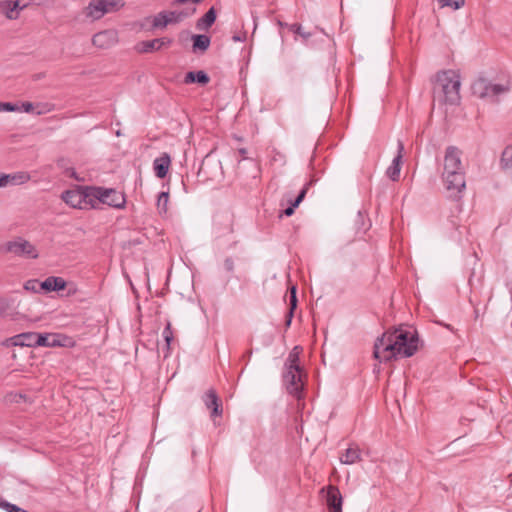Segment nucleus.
<instances>
[{
    "mask_svg": "<svg viewBox=\"0 0 512 512\" xmlns=\"http://www.w3.org/2000/svg\"><path fill=\"white\" fill-rule=\"evenodd\" d=\"M418 338L413 332L401 328L385 332L374 344V358L389 361L398 355L412 356L418 349Z\"/></svg>",
    "mask_w": 512,
    "mask_h": 512,
    "instance_id": "f257e3e1",
    "label": "nucleus"
},
{
    "mask_svg": "<svg viewBox=\"0 0 512 512\" xmlns=\"http://www.w3.org/2000/svg\"><path fill=\"white\" fill-rule=\"evenodd\" d=\"M461 156V151L454 146H449L445 150L442 178L452 196L459 195L466 185Z\"/></svg>",
    "mask_w": 512,
    "mask_h": 512,
    "instance_id": "f03ea898",
    "label": "nucleus"
},
{
    "mask_svg": "<svg viewBox=\"0 0 512 512\" xmlns=\"http://www.w3.org/2000/svg\"><path fill=\"white\" fill-rule=\"evenodd\" d=\"M461 79L458 72L447 70L438 73L434 87L435 97L449 105H456L460 101Z\"/></svg>",
    "mask_w": 512,
    "mask_h": 512,
    "instance_id": "7ed1b4c3",
    "label": "nucleus"
},
{
    "mask_svg": "<svg viewBox=\"0 0 512 512\" xmlns=\"http://www.w3.org/2000/svg\"><path fill=\"white\" fill-rule=\"evenodd\" d=\"M92 196L91 208L98 209L101 204H106L113 208H123L125 205L124 195L112 188L95 187L89 190Z\"/></svg>",
    "mask_w": 512,
    "mask_h": 512,
    "instance_id": "20e7f679",
    "label": "nucleus"
},
{
    "mask_svg": "<svg viewBox=\"0 0 512 512\" xmlns=\"http://www.w3.org/2000/svg\"><path fill=\"white\" fill-rule=\"evenodd\" d=\"M124 6L122 0H90L82 10L84 17L91 21H97L106 14L114 13Z\"/></svg>",
    "mask_w": 512,
    "mask_h": 512,
    "instance_id": "39448f33",
    "label": "nucleus"
},
{
    "mask_svg": "<svg viewBox=\"0 0 512 512\" xmlns=\"http://www.w3.org/2000/svg\"><path fill=\"white\" fill-rule=\"evenodd\" d=\"M510 84L508 81L504 83H493L485 78L477 79L472 85L474 95L480 98L497 97L509 91Z\"/></svg>",
    "mask_w": 512,
    "mask_h": 512,
    "instance_id": "423d86ee",
    "label": "nucleus"
},
{
    "mask_svg": "<svg viewBox=\"0 0 512 512\" xmlns=\"http://www.w3.org/2000/svg\"><path fill=\"white\" fill-rule=\"evenodd\" d=\"M90 189H92V186L66 190L62 193L61 198L67 205L72 208H91L92 196L90 195Z\"/></svg>",
    "mask_w": 512,
    "mask_h": 512,
    "instance_id": "0eeeda50",
    "label": "nucleus"
},
{
    "mask_svg": "<svg viewBox=\"0 0 512 512\" xmlns=\"http://www.w3.org/2000/svg\"><path fill=\"white\" fill-rule=\"evenodd\" d=\"M2 250L5 253H11L15 256L26 259H36L39 256L36 246L21 237L6 242L2 246Z\"/></svg>",
    "mask_w": 512,
    "mask_h": 512,
    "instance_id": "6e6552de",
    "label": "nucleus"
},
{
    "mask_svg": "<svg viewBox=\"0 0 512 512\" xmlns=\"http://www.w3.org/2000/svg\"><path fill=\"white\" fill-rule=\"evenodd\" d=\"M303 372L301 368H286L284 372V382L288 392L296 397L300 396L303 389Z\"/></svg>",
    "mask_w": 512,
    "mask_h": 512,
    "instance_id": "1a4fd4ad",
    "label": "nucleus"
},
{
    "mask_svg": "<svg viewBox=\"0 0 512 512\" xmlns=\"http://www.w3.org/2000/svg\"><path fill=\"white\" fill-rule=\"evenodd\" d=\"M118 42V33L116 30H103L92 37V44L100 49H108Z\"/></svg>",
    "mask_w": 512,
    "mask_h": 512,
    "instance_id": "9d476101",
    "label": "nucleus"
},
{
    "mask_svg": "<svg viewBox=\"0 0 512 512\" xmlns=\"http://www.w3.org/2000/svg\"><path fill=\"white\" fill-rule=\"evenodd\" d=\"M68 337L58 333H38L36 346L61 347L66 346Z\"/></svg>",
    "mask_w": 512,
    "mask_h": 512,
    "instance_id": "9b49d317",
    "label": "nucleus"
},
{
    "mask_svg": "<svg viewBox=\"0 0 512 512\" xmlns=\"http://www.w3.org/2000/svg\"><path fill=\"white\" fill-rule=\"evenodd\" d=\"M326 491V503L329 512H342L343 499L339 489L336 486H328L326 489H322V492Z\"/></svg>",
    "mask_w": 512,
    "mask_h": 512,
    "instance_id": "f8f14e48",
    "label": "nucleus"
},
{
    "mask_svg": "<svg viewBox=\"0 0 512 512\" xmlns=\"http://www.w3.org/2000/svg\"><path fill=\"white\" fill-rule=\"evenodd\" d=\"M37 334V332L22 333L5 340L3 345L36 347Z\"/></svg>",
    "mask_w": 512,
    "mask_h": 512,
    "instance_id": "ddd939ff",
    "label": "nucleus"
},
{
    "mask_svg": "<svg viewBox=\"0 0 512 512\" xmlns=\"http://www.w3.org/2000/svg\"><path fill=\"white\" fill-rule=\"evenodd\" d=\"M404 146L401 141L397 144V155L393 158L391 165L387 168L386 174L392 181H397L400 176Z\"/></svg>",
    "mask_w": 512,
    "mask_h": 512,
    "instance_id": "4468645a",
    "label": "nucleus"
},
{
    "mask_svg": "<svg viewBox=\"0 0 512 512\" xmlns=\"http://www.w3.org/2000/svg\"><path fill=\"white\" fill-rule=\"evenodd\" d=\"M17 5L13 0H0V15L9 21L17 20L20 17Z\"/></svg>",
    "mask_w": 512,
    "mask_h": 512,
    "instance_id": "2eb2a0df",
    "label": "nucleus"
},
{
    "mask_svg": "<svg viewBox=\"0 0 512 512\" xmlns=\"http://www.w3.org/2000/svg\"><path fill=\"white\" fill-rule=\"evenodd\" d=\"M194 12L195 9H192L190 13L185 11H167L162 13V27L178 24Z\"/></svg>",
    "mask_w": 512,
    "mask_h": 512,
    "instance_id": "dca6fc26",
    "label": "nucleus"
},
{
    "mask_svg": "<svg viewBox=\"0 0 512 512\" xmlns=\"http://www.w3.org/2000/svg\"><path fill=\"white\" fill-rule=\"evenodd\" d=\"M67 283L62 277L50 276L41 282V287L46 292L65 289Z\"/></svg>",
    "mask_w": 512,
    "mask_h": 512,
    "instance_id": "f3484780",
    "label": "nucleus"
},
{
    "mask_svg": "<svg viewBox=\"0 0 512 512\" xmlns=\"http://www.w3.org/2000/svg\"><path fill=\"white\" fill-rule=\"evenodd\" d=\"M204 402L207 408L212 409V416H220L222 409L220 408L218 397L214 390H209L204 396Z\"/></svg>",
    "mask_w": 512,
    "mask_h": 512,
    "instance_id": "a211bd4d",
    "label": "nucleus"
},
{
    "mask_svg": "<svg viewBox=\"0 0 512 512\" xmlns=\"http://www.w3.org/2000/svg\"><path fill=\"white\" fill-rule=\"evenodd\" d=\"M361 461V452L359 448H348L340 457V462L345 465H352Z\"/></svg>",
    "mask_w": 512,
    "mask_h": 512,
    "instance_id": "6ab92c4d",
    "label": "nucleus"
},
{
    "mask_svg": "<svg viewBox=\"0 0 512 512\" xmlns=\"http://www.w3.org/2000/svg\"><path fill=\"white\" fill-rule=\"evenodd\" d=\"M216 19V12L214 8H210L207 13L197 21L196 27L199 30H207Z\"/></svg>",
    "mask_w": 512,
    "mask_h": 512,
    "instance_id": "aec40b11",
    "label": "nucleus"
},
{
    "mask_svg": "<svg viewBox=\"0 0 512 512\" xmlns=\"http://www.w3.org/2000/svg\"><path fill=\"white\" fill-rule=\"evenodd\" d=\"M0 176L6 177L5 187H7L10 184H23L26 183L30 176L27 173H16V174H4L0 173Z\"/></svg>",
    "mask_w": 512,
    "mask_h": 512,
    "instance_id": "412c9836",
    "label": "nucleus"
},
{
    "mask_svg": "<svg viewBox=\"0 0 512 512\" xmlns=\"http://www.w3.org/2000/svg\"><path fill=\"white\" fill-rule=\"evenodd\" d=\"M208 81H209V78H208L207 74L203 71L189 72V73H187V75L185 77L186 83L197 82L200 84H206V83H208Z\"/></svg>",
    "mask_w": 512,
    "mask_h": 512,
    "instance_id": "4be33fe9",
    "label": "nucleus"
},
{
    "mask_svg": "<svg viewBox=\"0 0 512 512\" xmlns=\"http://www.w3.org/2000/svg\"><path fill=\"white\" fill-rule=\"evenodd\" d=\"M301 348L298 346H295L292 351L290 352L287 362H286V368H300L299 366V356H300Z\"/></svg>",
    "mask_w": 512,
    "mask_h": 512,
    "instance_id": "5701e85b",
    "label": "nucleus"
},
{
    "mask_svg": "<svg viewBox=\"0 0 512 512\" xmlns=\"http://www.w3.org/2000/svg\"><path fill=\"white\" fill-rule=\"evenodd\" d=\"M210 45V38L206 35H194L193 36V48L205 51Z\"/></svg>",
    "mask_w": 512,
    "mask_h": 512,
    "instance_id": "b1692460",
    "label": "nucleus"
},
{
    "mask_svg": "<svg viewBox=\"0 0 512 512\" xmlns=\"http://www.w3.org/2000/svg\"><path fill=\"white\" fill-rule=\"evenodd\" d=\"M501 167L506 171H512V146H507L501 157Z\"/></svg>",
    "mask_w": 512,
    "mask_h": 512,
    "instance_id": "393cba45",
    "label": "nucleus"
},
{
    "mask_svg": "<svg viewBox=\"0 0 512 512\" xmlns=\"http://www.w3.org/2000/svg\"><path fill=\"white\" fill-rule=\"evenodd\" d=\"M55 110V105L49 102H38L35 104V114L44 115Z\"/></svg>",
    "mask_w": 512,
    "mask_h": 512,
    "instance_id": "a878e982",
    "label": "nucleus"
},
{
    "mask_svg": "<svg viewBox=\"0 0 512 512\" xmlns=\"http://www.w3.org/2000/svg\"><path fill=\"white\" fill-rule=\"evenodd\" d=\"M159 42L158 39L140 42L136 45V50L140 53H147L155 49V45Z\"/></svg>",
    "mask_w": 512,
    "mask_h": 512,
    "instance_id": "bb28decb",
    "label": "nucleus"
},
{
    "mask_svg": "<svg viewBox=\"0 0 512 512\" xmlns=\"http://www.w3.org/2000/svg\"><path fill=\"white\" fill-rule=\"evenodd\" d=\"M23 288H24V290H26L28 292H33V293H39L40 291L43 290L41 287V282H39L36 279H30V280L26 281L24 283Z\"/></svg>",
    "mask_w": 512,
    "mask_h": 512,
    "instance_id": "cd10ccee",
    "label": "nucleus"
},
{
    "mask_svg": "<svg viewBox=\"0 0 512 512\" xmlns=\"http://www.w3.org/2000/svg\"><path fill=\"white\" fill-rule=\"evenodd\" d=\"M441 7H450L454 10L462 8L465 4V0H438Z\"/></svg>",
    "mask_w": 512,
    "mask_h": 512,
    "instance_id": "c85d7f7f",
    "label": "nucleus"
},
{
    "mask_svg": "<svg viewBox=\"0 0 512 512\" xmlns=\"http://www.w3.org/2000/svg\"><path fill=\"white\" fill-rule=\"evenodd\" d=\"M296 305H297L296 288L293 286L291 288V296H290V312H289L288 319L286 321V325L287 326H289L290 323H291V318H292L293 310L296 308Z\"/></svg>",
    "mask_w": 512,
    "mask_h": 512,
    "instance_id": "c756f323",
    "label": "nucleus"
},
{
    "mask_svg": "<svg viewBox=\"0 0 512 512\" xmlns=\"http://www.w3.org/2000/svg\"><path fill=\"white\" fill-rule=\"evenodd\" d=\"M0 508L6 510L7 512H28L15 504L9 503L5 500L0 501Z\"/></svg>",
    "mask_w": 512,
    "mask_h": 512,
    "instance_id": "7c9ffc66",
    "label": "nucleus"
},
{
    "mask_svg": "<svg viewBox=\"0 0 512 512\" xmlns=\"http://www.w3.org/2000/svg\"><path fill=\"white\" fill-rule=\"evenodd\" d=\"M11 306L12 300L5 297H0V316L5 315Z\"/></svg>",
    "mask_w": 512,
    "mask_h": 512,
    "instance_id": "2f4dec72",
    "label": "nucleus"
},
{
    "mask_svg": "<svg viewBox=\"0 0 512 512\" xmlns=\"http://www.w3.org/2000/svg\"><path fill=\"white\" fill-rule=\"evenodd\" d=\"M2 108H3V111H7V112H20L21 111V108L19 107V105L13 104L10 102H2Z\"/></svg>",
    "mask_w": 512,
    "mask_h": 512,
    "instance_id": "473e14b6",
    "label": "nucleus"
},
{
    "mask_svg": "<svg viewBox=\"0 0 512 512\" xmlns=\"http://www.w3.org/2000/svg\"><path fill=\"white\" fill-rule=\"evenodd\" d=\"M19 107L21 108L20 112L35 114V104L32 102H22L21 105H19Z\"/></svg>",
    "mask_w": 512,
    "mask_h": 512,
    "instance_id": "72a5a7b5",
    "label": "nucleus"
},
{
    "mask_svg": "<svg viewBox=\"0 0 512 512\" xmlns=\"http://www.w3.org/2000/svg\"><path fill=\"white\" fill-rule=\"evenodd\" d=\"M170 166V157L167 154H162V178L165 177Z\"/></svg>",
    "mask_w": 512,
    "mask_h": 512,
    "instance_id": "f704fd0d",
    "label": "nucleus"
},
{
    "mask_svg": "<svg viewBox=\"0 0 512 512\" xmlns=\"http://www.w3.org/2000/svg\"><path fill=\"white\" fill-rule=\"evenodd\" d=\"M13 1H14V3L18 4L17 6L19 8L17 10L19 13H21V11L26 9L32 2V0H13Z\"/></svg>",
    "mask_w": 512,
    "mask_h": 512,
    "instance_id": "c9c22d12",
    "label": "nucleus"
},
{
    "mask_svg": "<svg viewBox=\"0 0 512 512\" xmlns=\"http://www.w3.org/2000/svg\"><path fill=\"white\" fill-rule=\"evenodd\" d=\"M184 188V183L180 177H176L174 181L173 191L180 193Z\"/></svg>",
    "mask_w": 512,
    "mask_h": 512,
    "instance_id": "e433bc0d",
    "label": "nucleus"
},
{
    "mask_svg": "<svg viewBox=\"0 0 512 512\" xmlns=\"http://www.w3.org/2000/svg\"><path fill=\"white\" fill-rule=\"evenodd\" d=\"M165 333H166L165 334V342H166L168 348H170L171 343L173 341V335L170 332V323L167 324L166 329H165Z\"/></svg>",
    "mask_w": 512,
    "mask_h": 512,
    "instance_id": "4c0bfd02",
    "label": "nucleus"
},
{
    "mask_svg": "<svg viewBox=\"0 0 512 512\" xmlns=\"http://www.w3.org/2000/svg\"><path fill=\"white\" fill-rule=\"evenodd\" d=\"M305 194H306V188H304L300 194L298 195V197L295 199V201L292 203L293 207H297L301 202L302 200L304 199L305 197Z\"/></svg>",
    "mask_w": 512,
    "mask_h": 512,
    "instance_id": "58836bf2",
    "label": "nucleus"
},
{
    "mask_svg": "<svg viewBox=\"0 0 512 512\" xmlns=\"http://www.w3.org/2000/svg\"><path fill=\"white\" fill-rule=\"evenodd\" d=\"M153 169L156 177L160 178V158H156L153 162Z\"/></svg>",
    "mask_w": 512,
    "mask_h": 512,
    "instance_id": "ea45409f",
    "label": "nucleus"
},
{
    "mask_svg": "<svg viewBox=\"0 0 512 512\" xmlns=\"http://www.w3.org/2000/svg\"><path fill=\"white\" fill-rule=\"evenodd\" d=\"M291 29H292L294 32H296L297 34H299V35H301L302 37H304V38H307V37L309 36V34H306V33H304V32L302 31V27H301V26H299V25H298V26H297V25H293V26L291 27Z\"/></svg>",
    "mask_w": 512,
    "mask_h": 512,
    "instance_id": "a19ab883",
    "label": "nucleus"
},
{
    "mask_svg": "<svg viewBox=\"0 0 512 512\" xmlns=\"http://www.w3.org/2000/svg\"><path fill=\"white\" fill-rule=\"evenodd\" d=\"M32 2L38 6H42L50 4L52 0H32Z\"/></svg>",
    "mask_w": 512,
    "mask_h": 512,
    "instance_id": "79ce46f5",
    "label": "nucleus"
},
{
    "mask_svg": "<svg viewBox=\"0 0 512 512\" xmlns=\"http://www.w3.org/2000/svg\"><path fill=\"white\" fill-rule=\"evenodd\" d=\"M294 208L293 205H291L290 207H288L287 209L284 210V214L286 216H291L293 213H294Z\"/></svg>",
    "mask_w": 512,
    "mask_h": 512,
    "instance_id": "37998d69",
    "label": "nucleus"
},
{
    "mask_svg": "<svg viewBox=\"0 0 512 512\" xmlns=\"http://www.w3.org/2000/svg\"><path fill=\"white\" fill-rule=\"evenodd\" d=\"M67 175L70 176V177H74L75 179L78 180V178L75 176V171L73 169H67Z\"/></svg>",
    "mask_w": 512,
    "mask_h": 512,
    "instance_id": "c03bdc74",
    "label": "nucleus"
},
{
    "mask_svg": "<svg viewBox=\"0 0 512 512\" xmlns=\"http://www.w3.org/2000/svg\"><path fill=\"white\" fill-rule=\"evenodd\" d=\"M169 193H170V188H168L167 191H162V193H161L162 198H165V202L167 201Z\"/></svg>",
    "mask_w": 512,
    "mask_h": 512,
    "instance_id": "a18cd8bd",
    "label": "nucleus"
},
{
    "mask_svg": "<svg viewBox=\"0 0 512 512\" xmlns=\"http://www.w3.org/2000/svg\"><path fill=\"white\" fill-rule=\"evenodd\" d=\"M6 177L0 176V188L5 187Z\"/></svg>",
    "mask_w": 512,
    "mask_h": 512,
    "instance_id": "49530a36",
    "label": "nucleus"
},
{
    "mask_svg": "<svg viewBox=\"0 0 512 512\" xmlns=\"http://www.w3.org/2000/svg\"><path fill=\"white\" fill-rule=\"evenodd\" d=\"M239 153L243 156V158H246V153H247V150L245 148H241L239 149Z\"/></svg>",
    "mask_w": 512,
    "mask_h": 512,
    "instance_id": "de8ad7c7",
    "label": "nucleus"
},
{
    "mask_svg": "<svg viewBox=\"0 0 512 512\" xmlns=\"http://www.w3.org/2000/svg\"><path fill=\"white\" fill-rule=\"evenodd\" d=\"M257 17H254V28H253V34L255 33L256 29H257Z\"/></svg>",
    "mask_w": 512,
    "mask_h": 512,
    "instance_id": "09e8293b",
    "label": "nucleus"
},
{
    "mask_svg": "<svg viewBox=\"0 0 512 512\" xmlns=\"http://www.w3.org/2000/svg\"><path fill=\"white\" fill-rule=\"evenodd\" d=\"M160 24V19L158 17L154 18V26L157 27Z\"/></svg>",
    "mask_w": 512,
    "mask_h": 512,
    "instance_id": "8fccbe9b",
    "label": "nucleus"
},
{
    "mask_svg": "<svg viewBox=\"0 0 512 512\" xmlns=\"http://www.w3.org/2000/svg\"><path fill=\"white\" fill-rule=\"evenodd\" d=\"M244 39H245V37H240V36H234V37H233V40H234V41H242V40H244Z\"/></svg>",
    "mask_w": 512,
    "mask_h": 512,
    "instance_id": "3c124183",
    "label": "nucleus"
},
{
    "mask_svg": "<svg viewBox=\"0 0 512 512\" xmlns=\"http://www.w3.org/2000/svg\"><path fill=\"white\" fill-rule=\"evenodd\" d=\"M156 204L160 205V193H158L156 196Z\"/></svg>",
    "mask_w": 512,
    "mask_h": 512,
    "instance_id": "603ef678",
    "label": "nucleus"
},
{
    "mask_svg": "<svg viewBox=\"0 0 512 512\" xmlns=\"http://www.w3.org/2000/svg\"><path fill=\"white\" fill-rule=\"evenodd\" d=\"M188 0H175V3L176 4H183L185 2H187Z\"/></svg>",
    "mask_w": 512,
    "mask_h": 512,
    "instance_id": "864d4df0",
    "label": "nucleus"
},
{
    "mask_svg": "<svg viewBox=\"0 0 512 512\" xmlns=\"http://www.w3.org/2000/svg\"><path fill=\"white\" fill-rule=\"evenodd\" d=\"M3 111V108H2V102H0V112Z\"/></svg>",
    "mask_w": 512,
    "mask_h": 512,
    "instance_id": "5fc2aeb1",
    "label": "nucleus"
},
{
    "mask_svg": "<svg viewBox=\"0 0 512 512\" xmlns=\"http://www.w3.org/2000/svg\"><path fill=\"white\" fill-rule=\"evenodd\" d=\"M171 180H172V178H171V176H170V177L168 178V184H170V183H171Z\"/></svg>",
    "mask_w": 512,
    "mask_h": 512,
    "instance_id": "6e6d98bb",
    "label": "nucleus"
}]
</instances>
